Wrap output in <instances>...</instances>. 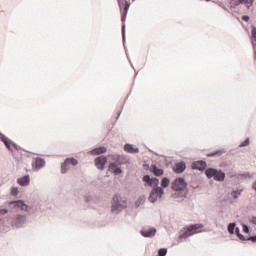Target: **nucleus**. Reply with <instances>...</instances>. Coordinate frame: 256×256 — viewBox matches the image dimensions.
<instances>
[{"label": "nucleus", "mask_w": 256, "mask_h": 256, "mask_svg": "<svg viewBox=\"0 0 256 256\" xmlns=\"http://www.w3.org/2000/svg\"><path fill=\"white\" fill-rule=\"evenodd\" d=\"M240 177H245V179H247L251 177V174L249 172H246V173L240 174Z\"/></svg>", "instance_id": "ea45409f"}, {"label": "nucleus", "mask_w": 256, "mask_h": 256, "mask_svg": "<svg viewBox=\"0 0 256 256\" xmlns=\"http://www.w3.org/2000/svg\"><path fill=\"white\" fill-rule=\"evenodd\" d=\"M165 195V190L161 187H157L151 190L148 201L149 203H157V198L161 199Z\"/></svg>", "instance_id": "423d86ee"}, {"label": "nucleus", "mask_w": 256, "mask_h": 256, "mask_svg": "<svg viewBox=\"0 0 256 256\" xmlns=\"http://www.w3.org/2000/svg\"><path fill=\"white\" fill-rule=\"evenodd\" d=\"M108 171H110V173H113V175H121V173H123V170L119 168V164H115V163L109 164Z\"/></svg>", "instance_id": "2eb2a0df"}, {"label": "nucleus", "mask_w": 256, "mask_h": 256, "mask_svg": "<svg viewBox=\"0 0 256 256\" xmlns=\"http://www.w3.org/2000/svg\"><path fill=\"white\" fill-rule=\"evenodd\" d=\"M140 234L142 235V237L152 239V237H155V235H157V229L155 227L142 229L140 231Z\"/></svg>", "instance_id": "f8f14e48"}, {"label": "nucleus", "mask_w": 256, "mask_h": 256, "mask_svg": "<svg viewBox=\"0 0 256 256\" xmlns=\"http://www.w3.org/2000/svg\"><path fill=\"white\" fill-rule=\"evenodd\" d=\"M243 233H249V226L247 224H243Z\"/></svg>", "instance_id": "e433bc0d"}, {"label": "nucleus", "mask_w": 256, "mask_h": 256, "mask_svg": "<svg viewBox=\"0 0 256 256\" xmlns=\"http://www.w3.org/2000/svg\"><path fill=\"white\" fill-rule=\"evenodd\" d=\"M18 194H19V188H17V187H12V188H11V195L16 196V195H18Z\"/></svg>", "instance_id": "c9c22d12"}, {"label": "nucleus", "mask_w": 256, "mask_h": 256, "mask_svg": "<svg viewBox=\"0 0 256 256\" xmlns=\"http://www.w3.org/2000/svg\"><path fill=\"white\" fill-rule=\"evenodd\" d=\"M243 4V0H230V7L231 9H237L239 5Z\"/></svg>", "instance_id": "bb28decb"}, {"label": "nucleus", "mask_w": 256, "mask_h": 256, "mask_svg": "<svg viewBox=\"0 0 256 256\" xmlns=\"http://www.w3.org/2000/svg\"><path fill=\"white\" fill-rule=\"evenodd\" d=\"M172 191H187V181L185 178L178 177L171 183Z\"/></svg>", "instance_id": "39448f33"}, {"label": "nucleus", "mask_w": 256, "mask_h": 256, "mask_svg": "<svg viewBox=\"0 0 256 256\" xmlns=\"http://www.w3.org/2000/svg\"><path fill=\"white\" fill-rule=\"evenodd\" d=\"M172 169L174 173L179 175L181 173H184L185 169H187V164L185 163V161H180L176 163Z\"/></svg>", "instance_id": "4468645a"}, {"label": "nucleus", "mask_w": 256, "mask_h": 256, "mask_svg": "<svg viewBox=\"0 0 256 256\" xmlns=\"http://www.w3.org/2000/svg\"><path fill=\"white\" fill-rule=\"evenodd\" d=\"M169 183H171V180H169V178L167 177H164L161 181L162 189H167V186L169 185Z\"/></svg>", "instance_id": "2f4dec72"}, {"label": "nucleus", "mask_w": 256, "mask_h": 256, "mask_svg": "<svg viewBox=\"0 0 256 256\" xmlns=\"http://www.w3.org/2000/svg\"><path fill=\"white\" fill-rule=\"evenodd\" d=\"M225 153V150H215L212 153L207 154V157H221V155H223Z\"/></svg>", "instance_id": "c756f323"}, {"label": "nucleus", "mask_w": 256, "mask_h": 256, "mask_svg": "<svg viewBox=\"0 0 256 256\" xmlns=\"http://www.w3.org/2000/svg\"><path fill=\"white\" fill-rule=\"evenodd\" d=\"M11 146H12V147H15V149H17V147H18L17 144H15V143H13V142L11 143Z\"/></svg>", "instance_id": "37998d69"}, {"label": "nucleus", "mask_w": 256, "mask_h": 256, "mask_svg": "<svg viewBox=\"0 0 256 256\" xmlns=\"http://www.w3.org/2000/svg\"><path fill=\"white\" fill-rule=\"evenodd\" d=\"M46 161L44 158L36 157L35 158V169H43V167L46 165Z\"/></svg>", "instance_id": "412c9836"}, {"label": "nucleus", "mask_w": 256, "mask_h": 256, "mask_svg": "<svg viewBox=\"0 0 256 256\" xmlns=\"http://www.w3.org/2000/svg\"><path fill=\"white\" fill-rule=\"evenodd\" d=\"M187 195H189V190H186L182 197H179V195H177V194H174L173 197H174V199H176L177 203H183L185 201V197H187Z\"/></svg>", "instance_id": "b1692460"}, {"label": "nucleus", "mask_w": 256, "mask_h": 256, "mask_svg": "<svg viewBox=\"0 0 256 256\" xmlns=\"http://www.w3.org/2000/svg\"><path fill=\"white\" fill-rule=\"evenodd\" d=\"M227 229L230 235H235V229H237V224L235 222L229 223Z\"/></svg>", "instance_id": "393cba45"}, {"label": "nucleus", "mask_w": 256, "mask_h": 256, "mask_svg": "<svg viewBox=\"0 0 256 256\" xmlns=\"http://www.w3.org/2000/svg\"><path fill=\"white\" fill-rule=\"evenodd\" d=\"M119 4L120 11H123L121 21H122V39L123 43H125V20L127 19V13H129V8L131 7V4L127 0H117Z\"/></svg>", "instance_id": "f03ea898"}, {"label": "nucleus", "mask_w": 256, "mask_h": 256, "mask_svg": "<svg viewBox=\"0 0 256 256\" xmlns=\"http://www.w3.org/2000/svg\"><path fill=\"white\" fill-rule=\"evenodd\" d=\"M167 255V248H160L158 250V256H166Z\"/></svg>", "instance_id": "f704fd0d"}, {"label": "nucleus", "mask_w": 256, "mask_h": 256, "mask_svg": "<svg viewBox=\"0 0 256 256\" xmlns=\"http://www.w3.org/2000/svg\"><path fill=\"white\" fill-rule=\"evenodd\" d=\"M152 180H153V178H151V176L148 175V174H146V175H144V176L142 177V181H143L146 185H148V187H151V185H152Z\"/></svg>", "instance_id": "c85d7f7f"}, {"label": "nucleus", "mask_w": 256, "mask_h": 256, "mask_svg": "<svg viewBox=\"0 0 256 256\" xmlns=\"http://www.w3.org/2000/svg\"><path fill=\"white\" fill-rule=\"evenodd\" d=\"M253 3H255V0H242V5H245L248 9L253 7Z\"/></svg>", "instance_id": "7c9ffc66"}, {"label": "nucleus", "mask_w": 256, "mask_h": 256, "mask_svg": "<svg viewBox=\"0 0 256 256\" xmlns=\"http://www.w3.org/2000/svg\"><path fill=\"white\" fill-rule=\"evenodd\" d=\"M198 229H203V224H191L186 228L185 232L180 235V239H188V237L199 233V231H197Z\"/></svg>", "instance_id": "20e7f679"}, {"label": "nucleus", "mask_w": 256, "mask_h": 256, "mask_svg": "<svg viewBox=\"0 0 256 256\" xmlns=\"http://www.w3.org/2000/svg\"><path fill=\"white\" fill-rule=\"evenodd\" d=\"M151 173H153V175H155V177H161V175H163L164 171H163V169L157 167V165L152 164L151 165Z\"/></svg>", "instance_id": "6ab92c4d"}, {"label": "nucleus", "mask_w": 256, "mask_h": 256, "mask_svg": "<svg viewBox=\"0 0 256 256\" xmlns=\"http://www.w3.org/2000/svg\"><path fill=\"white\" fill-rule=\"evenodd\" d=\"M90 155H103V153H107V147L99 146L88 152Z\"/></svg>", "instance_id": "dca6fc26"}, {"label": "nucleus", "mask_w": 256, "mask_h": 256, "mask_svg": "<svg viewBox=\"0 0 256 256\" xmlns=\"http://www.w3.org/2000/svg\"><path fill=\"white\" fill-rule=\"evenodd\" d=\"M94 165L96 169L99 171H103L105 169V165H107V156L101 155L94 159Z\"/></svg>", "instance_id": "9d476101"}, {"label": "nucleus", "mask_w": 256, "mask_h": 256, "mask_svg": "<svg viewBox=\"0 0 256 256\" xmlns=\"http://www.w3.org/2000/svg\"><path fill=\"white\" fill-rule=\"evenodd\" d=\"M250 17L249 15H243L242 16V21H245L247 23V21H249Z\"/></svg>", "instance_id": "a19ab883"}, {"label": "nucleus", "mask_w": 256, "mask_h": 256, "mask_svg": "<svg viewBox=\"0 0 256 256\" xmlns=\"http://www.w3.org/2000/svg\"><path fill=\"white\" fill-rule=\"evenodd\" d=\"M0 140L2 141V143H4V145H5V147H6V149L8 150V151H13L12 149H11V143H12V141L9 139V138H7L5 135H0Z\"/></svg>", "instance_id": "aec40b11"}, {"label": "nucleus", "mask_w": 256, "mask_h": 256, "mask_svg": "<svg viewBox=\"0 0 256 256\" xmlns=\"http://www.w3.org/2000/svg\"><path fill=\"white\" fill-rule=\"evenodd\" d=\"M147 201V197L145 195L140 196L136 201H135V207L136 209H139L140 205H145V202Z\"/></svg>", "instance_id": "5701e85b"}, {"label": "nucleus", "mask_w": 256, "mask_h": 256, "mask_svg": "<svg viewBox=\"0 0 256 256\" xmlns=\"http://www.w3.org/2000/svg\"><path fill=\"white\" fill-rule=\"evenodd\" d=\"M0 221H1V218H0Z\"/></svg>", "instance_id": "49530a36"}, {"label": "nucleus", "mask_w": 256, "mask_h": 256, "mask_svg": "<svg viewBox=\"0 0 256 256\" xmlns=\"http://www.w3.org/2000/svg\"><path fill=\"white\" fill-rule=\"evenodd\" d=\"M9 207L11 209H20L21 211H29V206L25 204V201L23 200H14L9 202Z\"/></svg>", "instance_id": "1a4fd4ad"}, {"label": "nucleus", "mask_w": 256, "mask_h": 256, "mask_svg": "<svg viewBox=\"0 0 256 256\" xmlns=\"http://www.w3.org/2000/svg\"><path fill=\"white\" fill-rule=\"evenodd\" d=\"M68 165H72L75 167V165H79V161L73 157H68L64 160V162L61 163V173L62 175H65L67 171H69Z\"/></svg>", "instance_id": "6e6552de"}, {"label": "nucleus", "mask_w": 256, "mask_h": 256, "mask_svg": "<svg viewBox=\"0 0 256 256\" xmlns=\"http://www.w3.org/2000/svg\"><path fill=\"white\" fill-rule=\"evenodd\" d=\"M249 143H250L249 138H246L243 142H241V143L239 144V147H240V148L248 147Z\"/></svg>", "instance_id": "473e14b6"}, {"label": "nucleus", "mask_w": 256, "mask_h": 256, "mask_svg": "<svg viewBox=\"0 0 256 256\" xmlns=\"http://www.w3.org/2000/svg\"><path fill=\"white\" fill-rule=\"evenodd\" d=\"M143 167H149V164H144Z\"/></svg>", "instance_id": "a18cd8bd"}, {"label": "nucleus", "mask_w": 256, "mask_h": 256, "mask_svg": "<svg viewBox=\"0 0 256 256\" xmlns=\"http://www.w3.org/2000/svg\"><path fill=\"white\" fill-rule=\"evenodd\" d=\"M112 159H113L115 165H125V163H127V161H129L127 159V156L121 155V154L112 155Z\"/></svg>", "instance_id": "ddd939ff"}, {"label": "nucleus", "mask_w": 256, "mask_h": 256, "mask_svg": "<svg viewBox=\"0 0 256 256\" xmlns=\"http://www.w3.org/2000/svg\"><path fill=\"white\" fill-rule=\"evenodd\" d=\"M246 241H252V243H256V235L246 238Z\"/></svg>", "instance_id": "4c0bfd02"}, {"label": "nucleus", "mask_w": 256, "mask_h": 256, "mask_svg": "<svg viewBox=\"0 0 256 256\" xmlns=\"http://www.w3.org/2000/svg\"><path fill=\"white\" fill-rule=\"evenodd\" d=\"M17 183L18 185H20V187H27V185L31 183V178L29 177V175H25L23 177L18 178Z\"/></svg>", "instance_id": "f3484780"}, {"label": "nucleus", "mask_w": 256, "mask_h": 256, "mask_svg": "<svg viewBox=\"0 0 256 256\" xmlns=\"http://www.w3.org/2000/svg\"><path fill=\"white\" fill-rule=\"evenodd\" d=\"M207 179H214V181L223 182L225 181V172L216 168H207L205 170Z\"/></svg>", "instance_id": "7ed1b4c3"}, {"label": "nucleus", "mask_w": 256, "mask_h": 256, "mask_svg": "<svg viewBox=\"0 0 256 256\" xmlns=\"http://www.w3.org/2000/svg\"><path fill=\"white\" fill-rule=\"evenodd\" d=\"M207 168V162L204 160L194 161L191 165V169L194 171H205Z\"/></svg>", "instance_id": "9b49d317"}, {"label": "nucleus", "mask_w": 256, "mask_h": 256, "mask_svg": "<svg viewBox=\"0 0 256 256\" xmlns=\"http://www.w3.org/2000/svg\"><path fill=\"white\" fill-rule=\"evenodd\" d=\"M7 213H9L8 209H5V208L1 209L0 208V215H7Z\"/></svg>", "instance_id": "58836bf2"}, {"label": "nucleus", "mask_w": 256, "mask_h": 256, "mask_svg": "<svg viewBox=\"0 0 256 256\" xmlns=\"http://www.w3.org/2000/svg\"><path fill=\"white\" fill-rule=\"evenodd\" d=\"M124 151H126V153L137 154L139 153V148H135L133 144L127 143L124 145Z\"/></svg>", "instance_id": "a211bd4d"}, {"label": "nucleus", "mask_w": 256, "mask_h": 256, "mask_svg": "<svg viewBox=\"0 0 256 256\" xmlns=\"http://www.w3.org/2000/svg\"><path fill=\"white\" fill-rule=\"evenodd\" d=\"M119 117H121V111L118 113L116 119H119Z\"/></svg>", "instance_id": "c03bdc74"}, {"label": "nucleus", "mask_w": 256, "mask_h": 256, "mask_svg": "<svg viewBox=\"0 0 256 256\" xmlns=\"http://www.w3.org/2000/svg\"><path fill=\"white\" fill-rule=\"evenodd\" d=\"M241 193H243V189H237V190H233L230 195L233 199H239V197H241Z\"/></svg>", "instance_id": "cd10ccee"}, {"label": "nucleus", "mask_w": 256, "mask_h": 256, "mask_svg": "<svg viewBox=\"0 0 256 256\" xmlns=\"http://www.w3.org/2000/svg\"><path fill=\"white\" fill-rule=\"evenodd\" d=\"M127 208V200H123L121 195L116 194L112 198L111 202V213H114V215H119L121 211H124V209Z\"/></svg>", "instance_id": "f257e3e1"}, {"label": "nucleus", "mask_w": 256, "mask_h": 256, "mask_svg": "<svg viewBox=\"0 0 256 256\" xmlns=\"http://www.w3.org/2000/svg\"><path fill=\"white\" fill-rule=\"evenodd\" d=\"M150 187H155V189H157V187H159V180L158 178H152V184Z\"/></svg>", "instance_id": "72a5a7b5"}, {"label": "nucleus", "mask_w": 256, "mask_h": 256, "mask_svg": "<svg viewBox=\"0 0 256 256\" xmlns=\"http://www.w3.org/2000/svg\"><path fill=\"white\" fill-rule=\"evenodd\" d=\"M235 235L236 237H238V239H240V241H247V238L245 237V235L241 234V229L239 227L235 228Z\"/></svg>", "instance_id": "a878e982"}, {"label": "nucleus", "mask_w": 256, "mask_h": 256, "mask_svg": "<svg viewBox=\"0 0 256 256\" xmlns=\"http://www.w3.org/2000/svg\"><path fill=\"white\" fill-rule=\"evenodd\" d=\"M251 39H252V45L254 48V53L256 55V27L255 26H251Z\"/></svg>", "instance_id": "4be33fe9"}, {"label": "nucleus", "mask_w": 256, "mask_h": 256, "mask_svg": "<svg viewBox=\"0 0 256 256\" xmlns=\"http://www.w3.org/2000/svg\"><path fill=\"white\" fill-rule=\"evenodd\" d=\"M25 223H27V217L25 215L16 214L11 220V227L14 229H21Z\"/></svg>", "instance_id": "0eeeda50"}, {"label": "nucleus", "mask_w": 256, "mask_h": 256, "mask_svg": "<svg viewBox=\"0 0 256 256\" xmlns=\"http://www.w3.org/2000/svg\"><path fill=\"white\" fill-rule=\"evenodd\" d=\"M250 223H252V225H256V216H253V217L250 219Z\"/></svg>", "instance_id": "79ce46f5"}]
</instances>
